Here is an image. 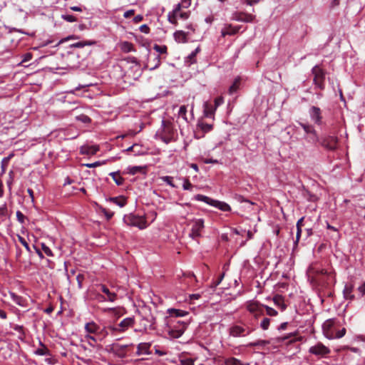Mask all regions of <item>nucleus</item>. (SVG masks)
Masks as SVG:
<instances>
[{
	"label": "nucleus",
	"instance_id": "obj_62",
	"mask_svg": "<svg viewBox=\"0 0 365 365\" xmlns=\"http://www.w3.org/2000/svg\"><path fill=\"white\" fill-rule=\"evenodd\" d=\"M32 57H33V55H32L31 53H25L24 55L22 63L29 61L30 60H31Z\"/></svg>",
	"mask_w": 365,
	"mask_h": 365
},
{
	"label": "nucleus",
	"instance_id": "obj_43",
	"mask_svg": "<svg viewBox=\"0 0 365 365\" xmlns=\"http://www.w3.org/2000/svg\"><path fill=\"white\" fill-rule=\"evenodd\" d=\"M36 354L40 356H46L49 355V351L47 347L42 345L41 348H39L36 351Z\"/></svg>",
	"mask_w": 365,
	"mask_h": 365
},
{
	"label": "nucleus",
	"instance_id": "obj_9",
	"mask_svg": "<svg viewBox=\"0 0 365 365\" xmlns=\"http://www.w3.org/2000/svg\"><path fill=\"white\" fill-rule=\"evenodd\" d=\"M309 352L312 354L318 356H326L329 354L331 351L330 349L324 345L321 342H318L316 345L312 346L309 348Z\"/></svg>",
	"mask_w": 365,
	"mask_h": 365
},
{
	"label": "nucleus",
	"instance_id": "obj_33",
	"mask_svg": "<svg viewBox=\"0 0 365 365\" xmlns=\"http://www.w3.org/2000/svg\"><path fill=\"white\" fill-rule=\"evenodd\" d=\"M168 312L170 315H174L175 317H184L188 314L187 312L176 309H168Z\"/></svg>",
	"mask_w": 365,
	"mask_h": 365
},
{
	"label": "nucleus",
	"instance_id": "obj_64",
	"mask_svg": "<svg viewBox=\"0 0 365 365\" xmlns=\"http://www.w3.org/2000/svg\"><path fill=\"white\" fill-rule=\"evenodd\" d=\"M140 31L142 33L148 34L150 32V28L146 24H143L140 26Z\"/></svg>",
	"mask_w": 365,
	"mask_h": 365
},
{
	"label": "nucleus",
	"instance_id": "obj_27",
	"mask_svg": "<svg viewBox=\"0 0 365 365\" xmlns=\"http://www.w3.org/2000/svg\"><path fill=\"white\" fill-rule=\"evenodd\" d=\"M304 217H301L297 222V235H296V240L294 242V245L295 246L297 245L298 242H299V240L301 237V235H302V227L303 226V221H304Z\"/></svg>",
	"mask_w": 365,
	"mask_h": 365
},
{
	"label": "nucleus",
	"instance_id": "obj_35",
	"mask_svg": "<svg viewBox=\"0 0 365 365\" xmlns=\"http://www.w3.org/2000/svg\"><path fill=\"white\" fill-rule=\"evenodd\" d=\"M307 140L312 143H315L317 142H319L320 139L318 138L317 135V132L314 130L313 133H310L307 136Z\"/></svg>",
	"mask_w": 365,
	"mask_h": 365
},
{
	"label": "nucleus",
	"instance_id": "obj_30",
	"mask_svg": "<svg viewBox=\"0 0 365 365\" xmlns=\"http://www.w3.org/2000/svg\"><path fill=\"white\" fill-rule=\"evenodd\" d=\"M110 200L114 202L115 204L118 205L120 207H124L127 203V199L123 196L111 197Z\"/></svg>",
	"mask_w": 365,
	"mask_h": 365
},
{
	"label": "nucleus",
	"instance_id": "obj_17",
	"mask_svg": "<svg viewBox=\"0 0 365 365\" xmlns=\"http://www.w3.org/2000/svg\"><path fill=\"white\" fill-rule=\"evenodd\" d=\"M85 330L87 332L88 334H96L97 335V334L98 333L99 330H100V326L98 325L96 323H95L94 322H88L85 324Z\"/></svg>",
	"mask_w": 365,
	"mask_h": 365
},
{
	"label": "nucleus",
	"instance_id": "obj_44",
	"mask_svg": "<svg viewBox=\"0 0 365 365\" xmlns=\"http://www.w3.org/2000/svg\"><path fill=\"white\" fill-rule=\"evenodd\" d=\"M199 127L201 128L202 131L205 133L210 132L212 130V125L205 123H201L199 124Z\"/></svg>",
	"mask_w": 365,
	"mask_h": 365
},
{
	"label": "nucleus",
	"instance_id": "obj_14",
	"mask_svg": "<svg viewBox=\"0 0 365 365\" xmlns=\"http://www.w3.org/2000/svg\"><path fill=\"white\" fill-rule=\"evenodd\" d=\"M310 116H311V118L312 119V120L317 125H321L322 124V111H321V109L318 107H316V106H312L311 108H310Z\"/></svg>",
	"mask_w": 365,
	"mask_h": 365
},
{
	"label": "nucleus",
	"instance_id": "obj_50",
	"mask_svg": "<svg viewBox=\"0 0 365 365\" xmlns=\"http://www.w3.org/2000/svg\"><path fill=\"white\" fill-rule=\"evenodd\" d=\"M270 319L269 318H264L261 322L260 327L263 330H267L269 328Z\"/></svg>",
	"mask_w": 365,
	"mask_h": 365
},
{
	"label": "nucleus",
	"instance_id": "obj_40",
	"mask_svg": "<svg viewBox=\"0 0 365 365\" xmlns=\"http://www.w3.org/2000/svg\"><path fill=\"white\" fill-rule=\"evenodd\" d=\"M299 125L304 129L307 135L309 134L310 133H313V131L314 130L313 126L309 124L299 123Z\"/></svg>",
	"mask_w": 365,
	"mask_h": 365
},
{
	"label": "nucleus",
	"instance_id": "obj_2",
	"mask_svg": "<svg viewBox=\"0 0 365 365\" xmlns=\"http://www.w3.org/2000/svg\"><path fill=\"white\" fill-rule=\"evenodd\" d=\"M163 129L160 133L161 139L166 143L175 140L177 136V130L173 123L168 120L162 121Z\"/></svg>",
	"mask_w": 365,
	"mask_h": 365
},
{
	"label": "nucleus",
	"instance_id": "obj_10",
	"mask_svg": "<svg viewBox=\"0 0 365 365\" xmlns=\"http://www.w3.org/2000/svg\"><path fill=\"white\" fill-rule=\"evenodd\" d=\"M204 228V221L202 219L195 220L193 222L190 237L195 240L201 236V232Z\"/></svg>",
	"mask_w": 365,
	"mask_h": 365
},
{
	"label": "nucleus",
	"instance_id": "obj_19",
	"mask_svg": "<svg viewBox=\"0 0 365 365\" xmlns=\"http://www.w3.org/2000/svg\"><path fill=\"white\" fill-rule=\"evenodd\" d=\"M335 324V319H329L326 320L322 326L324 331L326 333V334L328 336L329 334L331 335V337L333 336V332L332 329Z\"/></svg>",
	"mask_w": 365,
	"mask_h": 365
},
{
	"label": "nucleus",
	"instance_id": "obj_52",
	"mask_svg": "<svg viewBox=\"0 0 365 365\" xmlns=\"http://www.w3.org/2000/svg\"><path fill=\"white\" fill-rule=\"evenodd\" d=\"M186 113H187L186 106H180L179 112H178V115H179V116L184 118L185 120H187Z\"/></svg>",
	"mask_w": 365,
	"mask_h": 365
},
{
	"label": "nucleus",
	"instance_id": "obj_48",
	"mask_svg": "<svg viewBox=\"0 0 365 365\" xmlns=\"http://www.w3.org/2000/svg\"><path fill=\"white\" fill-rule=\"evenodd\" d=\"M264 309H266L267 314L269 316L274 317V316H277L278 314L275 309H274L273 308L269 307L267 305H264Z\"/></svg>",
	"mask_w": 365,
	"mask_h": 365
},
{
	"label": "nucleus",
	"instance_id": "obj_3",
	"mask_svg": "<svg viewBox=\"0 0 365 365\" xmlns=\"http://www.w3.org/2000/svg\"><path fill=\"white\" fill-rule=\"evenodd\" d=\"M195 198L198 201L204 202L210 205H212L215 207H217L222 211L224 212H229L231 210V207L225 202H220L218 200H215L213 199L210 198L209 197H207L205 195H202L200 194L197 195Z\"/></svg>",
	"mask_w": 365,
	"mask_h": 365
},
{
	"label": "nucleus",
	"instance_id": "obj_8",
	"mask_svg": "<svg viewBox=\"0 0 365 365\" xmlns=\"http://www.w3.org/2000/svg\"><path fill=\"white\" fill-rule=\"evenodd\" d=\"M338 138L333 135H327L320 138L319 143L322 147L329 150H335L338 146Z\"/></svg>",
	"mask_w": 365,
	"mask_h": 365
},
{
	"label": "nucleus",
	"instance_id": "obj_39",
	"mask_svg": "<svg viewBox=\"0 0 365 365\" xmlns=\"http://www.w3.org/2000/svg\"><path fill=\"white\" fill-rule=\"evenodd\" d=\"M127 152H133L135 155H139L142 153L141 146L138 144H133L132 146L126 149Z\"/></svg>",
	"mask_w": 365,
	"mask_h": 365
},
{
	"label": "nucleus",
	"instance_id": "obj_53",
	"mask_svg": "<svg viewBox=\"0 0 365 365\" xmlns=\"http://www.w3.org/2000/svg\"><path fill=\"white\" fill-rule=\"evenodd\" d=\"M18 240L20 243L26 249V250L30 251L29 245L23 237L18 235Z\"/></svg>",
	"mask_w": 365,
	"mask_h": 365
},
{
	"label": "nucleus",
	"instance_id": "obj_16",
	"mask_svg": "<svg viewBox=\"0 0 365 365\" xmlns=\"http://www.w3.org/2000/svg\"><path fill=\"white\" fill-rule=\"evenodd\" d=\"M297 332H294V333H290V334H287L286 336H281V337H277L275 340L277 342H283L286 340H289V343H294V342H296V341H302V336H299V337H297Z\"/></svg>",
	"mask_w": 365,
	"mask_h": 365
},
{
	"label": "nucleus",
	"instance_id": "obj_49",
	"mask_svg": "<svg viewBox=\"0 0 365 365\" xmlns=\"http://www.w3.org/2000/svg\"><path fill=\"white\" fill-rule=\"evenodd\" d=\"M224 277H225V273L223 272V273H222V274L218 277V278H217V280L214 281V282L211 284L210 287H211L212 289L216 288V287H217V286L221 283V282H222V280L223 279Z\"/></svg>",
	"mask_w": 365,
	"mask_h": 365
},
{
	"label": "nucleus",
	"instance_id": "obj_47",
	"mask_svg": "<svg viewBox=\"0 0 365 365\" xmlns=\"http://www.w3.org/2000/svg\"><path fill=\"white\" fill-rule=\"evenodd\" d=\"M178 15H175L174 13H169L168 16V21L174 25L178 24L177 17Z\"/></svg>",
	"mask_w": 365,
	"mask_h": 365
},
{
	"label": "nucleus",
	"instance_id": "obj_60",
	"mask_svg": "<svg viewBox=\"0 0 365 365\" xmlns=\"http://www.w3.org/2000/svg\"><path fill=\"white\" fill-rule=\"evenodd\" d=\"M346 334V329L345 328H343L341 330H339L336 334H335V338L336 339H340L341 337H343Z\"/></svg>",
	"mask_w": 365,
	"mask_h": 365
},
{
	"label": "nucleus",
	"instance_id": "obj_11",
	"mask_svg": "<svg viewBox=\"0 0 365 365\" xmlns=\"http://www.w3.org/2000/svg\"><path fill=\"white\" fill-rule=\"evenodd\" d=\"M100 289H101V291L102 292H103L104 294H106L107 296V298H106L105 297H103V295H98V299L99 301H109V302H114L117 299V295L115 292H112L109 290V289L106 286V285H103V284H101L100 286Z\"/></svg>",
	"mask_w": 365,
	"mask_h": 365
},
{
	"label": "nucleus",
	"instance_id": "obj_34",
	"mask_svg": "<svg viewBox=\"0 0 365 365\" xmlns=\"http://www.w3.org/2000/svg\"><path fill=\"white\" fill-rule=\"evenodd\" d=\"M175 38L177 41L180 42H185L187 40V35L182 31H178L174 34Z\"/></svg>",
	"mask_w": 365,
	"mask_h": 365
},
{
	"label": "nucleus",
	"instance_id": "obj_22",
	"mask_svg": "<svg viewBox=\"0 0 365 365\" xmlns=\"http://www.w3.org/2000/svg\"><path fill=\"white\" fill-rule=\"evenodd\" d=\"M240 28V26H232L231 24L227 25L222 30V36L225 37L227 35H234L239 31Z\"/></svg>",
	"mask_w": 365,
	"mask_h": 365
},
{
	"label": "nucleus",
	"instance_id": "obj_37",
	"mask_svg": "<svg viewBox=\"0 0 365 365\" xmlns=\"http://www.w3.org/2000/svg\"><path fill=\"white\" fill-rule=\"evenodd\" d=\"M240 83V78H236L235 80V81L233 82V83L230 87L229 93L230 94H232V93L236 92L237 90L239 88Z\"/></svg>",
	"mask_w": 365,
	"mask_h": 365
},
{
	"label": "nucleus",
	"instance_id": "obj_56",
	"mask_svg": "<svg viewBox=\"0 0 365 365\" xmlns=\"http://www.w3.org/2000/svg\"><path fill=\"white\" fill-rule=\"evenodd\" d=\"M182 187H183L184 190H191V188L193 187V185H192V183L190 182V180L188 179H185L184 180Z\"/></svg>",
	"mask_w": 365,
	"mask_h": 365
},
{
	"label": "nucleus",
	"instance_id": "obj_6",
	"mask_svg": "<svg viewBox=\"0 0 365 365\" xmlns=\"http://www.w3.org/2000/svg\"><path fill=\"white\" fill-rule=\"evenodd\" d=\"M135 324L133 317H128L122 320L117 326H109L108 329L113 332H123L129 327H132Z\"/></svg>",
	"mask_w": 365,
	"mask_h": 365
},
{
	"label": "nucleus",
	"instance_id": "obj_58",
	"mask_svg": "<svg viewBox=\"0 0 365 365\" xmlns=\"http://www.w3.org/2000/svg\"><path fill=\"white\" fill-rule=\"evenodd\" d=\"M41 247H42L43 251L44 252V253L46 255H48V256H52L53 255L51 249L48 247H47L45 244H42L41 245Z\"/></svg>",
	"mask_w": 365,
	"mask_h": 365
},
{
	"label": "nucleus",
	"instance_id": "obj_46",
	"mask_svg": "<svg viewBox=\"0 0 365 365\" xmlns=\"http://www.w3.org/2000/svg\"><path fill=\"white\" fill-rule=\"evenodd\" d=\"M161 180L165 182L167 184L170 185L172 187H176V185L173 183V178L171 176H163Z\"/></svg>",
	"mask_w": 365,
	"mask_h": 365
},
{
	"label": "nucleus",
	"instance_id": "obj_31",
	"mask_svg": "<svg viewBox=\"0 0 365 365\" xmlns=\"http://www.w3.org/2000/svg\"><path fill=\"white\" fill-rule=\"evenodd\" d=\"M128 345L121 346L119 344H114L113 349L118 355L124 356L125 355V349Z\"/></svg>",
	"mask_w": 365,
	"mask_h": 365
},
{
	"label": "nucleus",
	"instance_id": "obj_4",
	"mask_svg": "<svg viewBox=\"0 0 365 365\" xmlns=\"http://www.w3.org/2000/svg\"><path fill=\"white\" fill-rule=\"evenodd\" d=\"M123 221L127 225L137 227L140 230L147 227V222L144 217L133 214L125 215Z\"/></svg>",
	"mask_w": 365,
	"mask_h": 365
},
{
	"label": "nucleus",
	"instance_id": "obj_32",
	"mask_svg": "<svg viewBox=\"0 0 365 365\" xmlns=\"http://www.w3.org/2000/svg\"><path fill=\"white\" fill-rule=\"evenodd\" d=\"M120 48L125 53H128L135 51L133 44L128 41L123 42L120 45Z\"/></svg>",
	"mask_w": 365,
	"mask_h": 365
},
{
	"label": "nucleus",
	"instance_id": "obj_20",
	"mask_svg": "<svg viewBox=\"0 0 365 365\" xmlns=\"http://www.w3.org/2000/svg\"><path fill=\"white\" fill-rule=\"evenodd\" d=\"M216 108L208 102L204 103V116L206 118H213Z\"/></svg>",
	"mask_w": 365,
	"mask_h": 365
},
{
	"label": "nucleus",
	"instance_id": "obj_13",
	"mask_svg": "<svg viewBox=\"0 0 365 365\" xmlns=\"http://www.w3.org/2000/svg\"><path fill=\"white\" fill-rule=\"evenodd\" d=\"M160 57L159 55L154 54L153 56L149 55L148 58V62L145 65V67L150 70H154L159 67L160 65Z\"/></svg>",
	"mask_w": 365,
	"mask_h": 365
},
{
	"label": "nucleus",
	"instance_id": "obj_51",
	"mask_svg": "<svg viewBox=\"0 0 365 365\" xmlns=\"http://www.w3.org/2000/svg\"><path fill=\"white\" fill-rule=\"evenodd\" d=\"M76 118L78 120L81 121L83 123H88L91 120V118L88 115H84V114H81V115L77 116Z\"/></svg>",
	"mask_w": 365,
	"mask_h": 365
},
{
	"label": "nucleus",
	"instance_id": "obj_5",
	"mask_svg": "<svg viewBox=\"0 0 365 365\" xmlns=\"http://www.w3.org/2000/svg\"><path fill=\"white\" fill-rule=\"evenodd\" d=\"M246 308L255 318L264 314V304L257 301L250 300L247 302Z\"/></svg>",
	"mask_w": 365,
	"mask_h": 365
},
{
	"label": "nucleus",
	"instance_id": "obj_38",
	"mask_svg": "<svg viewBox=\"0 0 365 365\" xmlns=\"http://www.w3.org/2000/svg\"><path fill=\"white\" fill-rule=\"evenodd\" d=\"M269 344V341L267 340H257L255 342H250L247 346L250 347L254 346H264Z\"/></svg>",
	"mask_w": 365,
	"mask_h": 365
},
{
	"label": "nucleus",
	"instance_id": "obj_41",
	"mask_svg": "<svg viewBox=\"0 0 365 365\" xmlns=\"http://www.w3.org/2000/svg\"><path fill=\"white\" fill-rule=\"evenodd\" d=\"M108 327L103 329L100 328V330L97 334L100 341L103 340L108 334Z\"/></svg>",
	"mask_w": 365,
	"mask_h": 365
},
{
	"label": "nucleus",
	"instance_id": "obj_59",
	"mask_svg": "<svg viewBox=\"0 0 365 365\" xmlns=\"http://www.w3.org/2000/svg\"><path fill=\"white\" fill-rule=\"evenodd\" d=\"M102 164H103V163H101L100 161H97L93 163H86V164H84L83 165L88 168H96L98 166H100Z\"/></svg>",
	"mask_w": 365,
	"mask_h": 365
},
{
	"label": "nucleus",
	"instance_id": "obj_26",
	"mask_svg": "<svg viewBox=\"0 0 365 365\" xmlns=\"http://www.w3.org/2000/svg\"><path fill=\"white\" fill-rule=\"evenodd\" d=\"M10 297L13 302H14L16 304L21 307H24L26 305V299L24 297L19 296L14 292H10Z\"/></svg>",
	"mask_w": 365,
	"mask_h": 365
},
{
	"label": "nucleus",
	"instance_id": "obj_1",
	"mask_svg": "<svg viewBox=\"0 0 365 365\" xmlns=\"http://www.w3.org/2000/svg\"><path fill=\"white\" fill-rule=\"evenodd\" d=\"M308 274L312 280L321 286L335 283V274L320 267L318 263L312 264L308 269Z\"/></svg>",
	"mask_w": 365,
	"mask_h": 365
},
{
	"label": "nucleus",
	"instance_id": "obj_54",
	"mask_svg": "<svg viewBox=\"0 0 365 365\" xmlns=\"http://www.w3.org/2000/svg\"><path fill=\"white\" fill-rule=\"evenodd\" d=\"M14 329L16 331H18L20 334H21V336H19V338H22L25 336V333H24V327L22 326H20V325H15L14 327Z\"/></svg>",
	"mask_w": 365,
	"mask_h": 365
},
{
	"label": "nucleus",
	"instance_id": "obj_63",
	"mask_svg": "<svg viewBox=\"0 0 365 365\" xmlns=\"http://www.w3.org/2000/svg\"><path fill=\"white\" fill-rule=\"evenodd\" d=\"M223 103V98L217 97L215 99V105L214 106L217 108L219 106Z\"/></svg>",
	"mask_w": 365,
	"mask_h": 365
},
{
	"label": "nucleus",
	"instance_id": "obj_15",
	"mask_svg": "<svg viewBox=\"0 0 365 365\" xmlns=\"http://www.w3.org/2000/svg\"><path fill=\"white\" fill-rule=\"evenodd\" d=\"M187 328V324L186 323H181L180 324V328H173L168 329V334L171 338L178 339L180 337L184 331H185Z\"/></svg>",
	"mask_w": 365,
	"mask_h": 365
},
{
	"label": "nucleus",
	"instance_id": "obj_36",
	"mask_svg": "<svg viewBox=\"0 0 365 365\" xmlns=\"http://www.w3.org/2000/svg\"><path fill=\"white\" fill-rule=\"evenodd\" d=\"M85 338L88 340V344L93 347L96 346L97 341L99 340V338L97 335L95 336L90 334H86Z\"/></svg>",
	"mask_w": 365,
	"mask_h": 365
},
{
	"label": "nucleus",
	"instance_id": "obj_18",
	"mask_svg": "<svg viewBox=\"0 0 365 365\" xmlns=\"http://www.w3.org/2000/svg\"><path fill=\"white\" fill-rule=\"evenodd\" d=\"M98 150V145H84L81 148V153L83 155H93Z\"/></svg>",
	"mask_w": 365,
	"mask_h": 365
},
{
	"label": "nucleus",
	"instance_id": "obj_28",
	"mask_svg": "<svg viewBox=\"0 0 365 365\" xmlns=\"http://www.w3.org/2000/svg\"><path fill=\"white\" fill-rule=\"evenodd\" d=\"M273 302L274 304L281 308L282 311L287 308V305L284 302V298L281 295L274 296L273 298Z\"/></svg>",
	"mask_w": 365,
	"mask_h": 365
},
{
	"label": "nucleus",
	"instance_id": "obj_21",
	"mask_svg": "<svg viewBox=\"0 0 365 365\" xmlns=\"http://www.w3.org/2000/svg\"><path fill=\"white\" fill-rule=\"evenodd\" d=\"M246 329L242 327L235 325L230 329V334L234 337L245 336Z\"/></svg>",
	"mask_w": 365,
	"mask_h": 365
},
{
	"label": "nucleus",
	"instance_id": "obj_23",
	"mask_svg": "<svg viewBox=\"0 0 365 365\" xmlns=\"http://www.w3.org/2000/svg\"><path fill=\"white\" fill-rule=\"evenodd\" d=\"M354 286L351 284H346L343 290V294L346 299L352 300L354 299V295L352 294Z\"/></svg>",
	"mask_w": 365,
	"mask_h": 365
},
{
	"label": "nucleus",
	"instance_id": "obj_12",
	"mask_svg": "<svg viewBox=\"0 0 365 365\" xmlns=\"http://www.w3.org/2000/svg\"><path fill=\"white\" fill-rule=\"evenodd\" d=\"M255 16L245 12H235L232 14V19L246 23L252 22Z\"/></svg>",
	"mask_w": 365,
	"mask_h": 365
},
{
	"label": "nucleus",
	"instance_id": "obj_29",
	"mask_svg": "<svg viewBox=\"0 0 365 365\" xmlns=\"http://www.w3.org/2000/svg\"><path fill=\"white\" fill-rule=\"evenodd\" d=\"M117 185H122L124 182V178L120 175V171L112 172L109 173Z\"/></svg>",
	"mask_w": 365,
	"mask_h": 365
},
{
	"label": "nucleus",
	"instance_id": "obj_24",
	"mask_svg": "<svg viewBox=\"0 0 365 365\" xmlns=\"http://www.w3.org/2000/svg\"><path fill=\"white\" fill-rule=\"evenodd\" d=\"M151 344L150 343H140L138 345L137 354H148Z\"/></svg>",
	"mask_w": 365,
	"mask_h": 365
},
{
	"label": "nucleus",
	"instance_id": "obj_45",
	"mask_svg": "<svg viewBox=\"0 0 365 365\" xmlns=\"http://www.w3.org/2000/svg\"><path fill=\"white\" fill-rule=\"evenodd\" d=\"M153 49L155 50L159 53H166L168 48L166 46H160L158 44H155L153 46Z\"/></svg>",
	"mask_w": 365,
	"mask_h": 365
},
{
	"label": "nucleus",
	"instance_id": "obj_42",
	"mask_svg": "<svg viewBox=\"0 0 365 365\" xmlns=\"http://www.w3.org/2000/svg\"><path fill=\"white\" fill-rule=\"evenodd\" d=\"M94 42H92V41H80V42H77L76 43H73L72 44V47H75V48H82L85 46H90V45H92L93 44Z\"/></svg>",
	"mask_w": 365,
	"mask_h": 365
},
{
	"label": "nucleus",
	"instance_id": "obj_55",
	"mask_svg": "<svg viewBox=\"0 0 365 365\" xmlns=\"http://www.w3.org/2000/svg\"><path fill=\"white\" fill-rule=\"evenodd\" d=\"M16 217L18 221L21 224L24 223V220L26 218V216L21 211L16 212Z\"/></svg>",
	"mask_w": 365,
	"mask_h": 365
},
{
	"label": "nucleus",
	"instance_id": "obj_25",
	"mask_svg": "<svg viewBox=\"0 0 365 365\" xmlns=\"http://www.w3.org/2000/svg\"><path fill=\"white\" fill-rule=\"evenodd\" d=\"M128 173L130 175H135L138 173L145 174L146 173V167L143 166H130L128 168Z\"/></svg>",
	"mask_w": 365,
	"mask_h": 365
},
{
	"label": "nucleus",
	"instance_id": "obj_61",
	"mask_svg": "<svg viewBox=\"0 0 365 365\" xmlns=\"http://www.w3.org/2000/svg\"><path fill=\"white\" fill-rule=\"evenodd\" d=\"M182 365H194V361L192 359H185L181 360Z\"/></svg>",
	"mask_w": 365,
	"mask_h": 365
},
{
	"label": "nucleus",
	"instance_id": "obj_7",
	"mask_svg": "<svg viewBox=\"0 0 365 365\" xmlns=\"http://www.w3.org/2000/svg\"><path fill=\"white\" fill-rule=\"evenodd\" d=\"M312 73L314 75V84L320 89L324 88L325 71L319 66H315L312 68Z\"/></svg>",
	"mask_w": 365,
	"mask_h": 365
},
{
	"label": "nucleus",
	"instance_id": "obj_57",
	"mask_svg": "<svg viewBox=\"0 0 365 365\" xmlns=\"http://www.w3.org/2000/svg\"><path fill=\"white\" fill-rule=\"evenodd\" d=\"M62 17L64 20H66L68 22H74L77 21L76 18L73 15L67 14L62 16Z\"/></svg>",
	"mask_w": 365,
	"mask_h": 365
}]
</instances>
